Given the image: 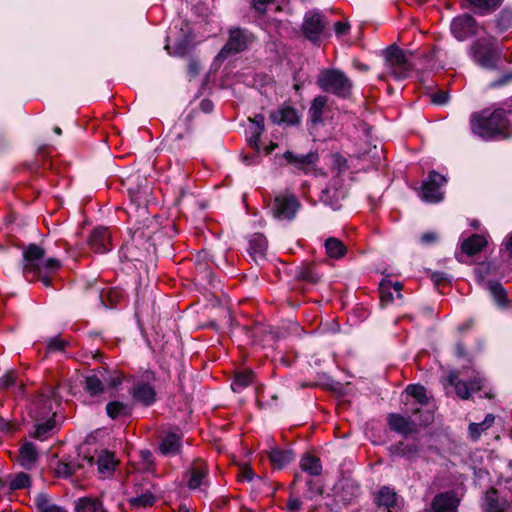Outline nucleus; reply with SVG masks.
Masks as SVG:
<instances>
[{
	"label": "nucleus",
	"instance_id": "obj_43",
	"mask_svg": "<svg viewBox=\"0 0 512 512\" xmlns=\"http://www.w3.org/2000/svg\"><path fill=\"white\" fill-rule=\"evenodd\" d=\"M34 505L37 512H68L64 507L50 503L49 495L44 492L35 497Z\"/></svg>",
	"mask_w": 512,
	"mask_h": 512
},
{
	"label": "nucleus",
	"instance_id": "obj_58",
	"mask_svg": "<svg viewBox=\"0 0 512 512\" xmlns=\"http://www.w3.org/2000/svg\"><path fill=\"white\" fill-rule=\"evenodd\" d=\"M454 356L458 359L466 361L468 364H472L474 357L466 349V346L462 340H458L454 346Z\"/></svg>",
	"mask_w": 512,
	"mask_h": 512
},
{
	"label": "nucleus",
	"instance_id": "obj_60",
	"mask_svg": "<svg viewBox=\"0 0 512 512\" xmlns=\"http://www.w3.org/2000/svg\"><path fill=\"white\" fill-rule=\"evenodd\" d=\"M469 389L472 392H478L482 388H484L486 379L482 377L479 373H476L473 377L467 381Z\"/></svg>",
	"mask_w": 512,
	"mask_h": 512
},
{
	"label": "nucleus",
	"instance_id": "obj_1",
	"mask_svg": "<svg viewBox=\"0 0 512 512\" xmlns=\"http://www.w3.org/2000/svg\"><path fill=\"white\" fill-rule=\"evenodd\" d=\"M160 233H146L144 229H137L130 240L122 244L119 250L121 262L132 263L135 269H147L157 260L156 239Z\"/></svg>",
	"mask_w": 512,
	"mask_h": 512
},
{
	"label": "nucleus",
	"instance_id": "obj_53",
	"mask_svg": "<svg viewBox=\"0 0 512 512\" xmlns=\"http://www.w3.org/2000/svg\"><path fill=\"white\" fill-rule=\"evenodd\" d=\"M68 346L69 342L67 340L59 336L51 337L47 339L46 354L65 352Z\"/></svg>",
	"mask_w": 512,
	"mask_h": 512
},
{
	"label": "nucleus",
	"instance_id": "obj_23",
	"mask_svg": "<svg viewBox=\"0 0 512 512\" xmlns=\"http://www.w3.org/2000/svg\"><path fill=\"white\" fill-rule=\"evenodd\" d=\"M296 458L295 452L292 449H281L279 447L271 448L268 452V459L274 469L281 470Z\"/></svg>",
	"mask_w": 512,
	"mask_h": 512
},
{
	"label": "nucleus",
	"instance_id": "obj_17",
	"mask_svg": "<svg viewBox=\"0 0 512 512\" xmlns=\"http://www.w3.org/2000/svg\"><path fill=\"white\" fill-rule=\"evenodd\" d=\"M387 425L392 432L403 437H408L419 432V424L416 423L411 415H403L400 413H389L386 417Z\"/></svg>",
	"mask_w": 512,
	"mask_h": 512
},
{
	"label": "nucleus",
	"instance_id": "obj_52",
	"mask_svg": "<svg viewBox=\"0 0 512 512\" xmlns=\"http://www.w3.org/2000/svg\"><path fill=\"white\" fill-rule=\"evenodd\" d=\"M192 40L193 39L190 35H182L175 42L173 54L180 57L187 55L191 50Z\"/></svg>",
	"mask_w": 512,
	"mask_h": 512
},
{
	"label": "nucleus",
	"instance_id": "obj_32",
	"mask_svg": "<svg viewBox=\"0 0 512 512\" xmlns=\"http://www.w3.org/2000/svg\"><path fill=\"white\" fill-rule=\"evenodd\" d=\"M446 382L454 387L456 395L461 400H469L471 398V391L468 383L459 378V372L457 370H451L446 378Z\"/></svg>",
	"mask_w": 512,
	"mask_h": 512
},
{
	"label": "nucleus",
	"instance_id": "obj_7",
	"mask_svg": "<svg viewBox=\"0 0 512 512\" xmlns=\"http://www.w3.org/2000/svg\"><path fill=\"white\" fill-rule=\"evenodd\" d=\"M319 161L317 152L310 151L307 154H295L287 150L284 153H276L274 155V162L279 167L291 166L293 172H302L307 174L312 166Z\"/></svg>",
	"mask_w": 512,
	"mask_h": 512
},
{
	"label": "nucleus",
	"instance_id": "obj_28",
	"mask_svg": "<svg viewBox=\"0 0 512 512\" xmlns=\"http://www.w3.org/2000/svg\"><path fill=\"white\" fill-rule=\"evenodd\" d=\"M294 277L299 281H305L311 284L318 283L321 278L316 271L315 263L309 261H304L295 268Z\"/></svg>",
	"mask_w": 512,
	"mask_h": 512
},
{
	"label": "nucleus",
	"instance_id": "obj_15",
	"mask_svg": "<svg viewBox=\"0 0 512 512\" xmlns=\"http://www.w3.org/2000/svg\"><path fill=\"white\" fill-rule=\"evenodd\" d=\"M271 122L278 126L295 127L301 124L302 115L288 102H284L269 114Z\"/></svg>",
	"mask_w": 512,
	"mask_h": 512
},
{
	"label": "nucleus",
	"instance_id": "obj_8",
	"mask_svg": "<svg viewBox=\"0 0 512 512\" xmlns=\"http://www.w3.org/2000/svg\"><path fill=\"white\" fill-rule=\"evenodd\" d=\"M385 60L396 80L407 79L413 70V66L408 61L405 51L396 44L389 46L385 50Z\"/></svg>",
	"mask_w": 512,
	"mask_h": 512
},
{
	"label": "nucleus",
	"instance_id": "obj_34",
	"mask_svg": "<svg viewBox=\"0 0 512 512\" xmlns=\"http://www.w3.org/2000/svg\"><path fill=\"white\" fill-rule=\"evenodd\" d=\"M486 245L487 241L485 237L480 234L474 233L462 242L461 250L468 256H474L477 253L481 252Z\"/></svg>",
	"mask_w": 512,
	"mask_h": 512
},
{
	"label": "nucleus",
	"instance_id": "obj_36",
	"mask_svg": "<svg viewBox=\"0 0 512 512\" xmlns=\"http://www.w3.org/2000/svg\"><path fill=\"white\" fill-rule=\"evenodd\" d=\"M197 114L195 109H192L187 114H183L180 121L181 123H177L174 126L173 131L171 132L174 135V140H181L184 138L185 134H189L192 132V122Z\"/></svg>",
	"mask_w": 512,
	"mask_h": 512
},
{
	"label": "nucleus",
	"instance_id": "obj_38",
	"mask_svg": "<svg viewBox=\"0 0 512 512\" xmlns=\"http://www.w3.org/2000/svg\"><path fill=\"white\" fill-rule=\"evenodd\" d=\"M488 290L497 306L506 308L509 304L507 291L499 281H488Z\"/></svg>",
	"mask_w": 512,
	"mask_h": 512
},
{
	"label": "nucleus",
	"instance_id": "obj_63",
	"mask_svg": "<svg viewBox=\"0 0 512 512\" xmlns=\"http://www.w3.org/2000/svg\"><path fill=\"white\" fill-rule=\"evenodd\" d=\"M16 384V375L12 371L0 377V389H9Z\"/></svg>",
	"mask_w": 512,
	"mask_h": 512
},
{
	"label": "nucleus",
	"instance_id": "obj_22",
	"mask_svg": "<svg viewBox=\"0 0 512 512\" xmlns=\"http://www.w3.org/2000/svg\"><path fill=\"white\" fill-rule=\"evenodd\" d=\"M268 248V241L264 234L254 233L248 240L247 252L253 261L264 260Z\"/></svg>",
	"mask_w": 512,
	"mask_h": 512
},
{
	"label": "nucleus",
	"instance_id": "obj_19",
	"mask_svg": "<svg viewBox=\"0 0 512 512\" xmlns=\"http://www.w3.org/2000/svg\"><path fill=\"white\" fill-rule=\"evenodd\" d=\"M387 449L391 456H398L409 462L416 459L421 452V447L418 442L405 443L404 441H398L390 445Z\"/></svg>",
	"mask_w": 512,
	"mask_h": 512
},
{
	"label": "nucleus",
	"instance_id": "obj_54",
	"mask_svg": "<svg viewBox=\"0 0 512 512\" xmlns=\"http://www.w3.org/2000/svg\"><path fill=\"white\" fill-rule=\"evenodd\" d=\"M79 468L80 465L74 461H58L55 470L58 476L68 478L73 476Z\"/></svg>",
	"mask_w": 512,
	"mask_h": 512
},
{
	"label": "nucleus",
	"instance_id": "obj_61",
	"mask_svg": "<svg viewBox=\"0 0 512 512\" xmlns=\"http://www.w3.org/2000/svg\"><path fill=\"white\" fill-rule=\"evenodd\" d=\"M431 281L436 287H440L446 283H450V276L443 271H435L430 275Z\"/></svg>",
	"mask_w": 512,
	"mask_h": 512
},
{
	"label": "nucleus",
	"instance_id": "obj_6",
	"mask_svg": "<svg viewBox=\"0 0 512 512\" xmlns=\"http://www.w3.org/2000/svg\"><path fill=\"white\" fill-rule=\"evenodd\" d=\"M157 380V374L151 369H147L142 374V379L134 382L129 389V394L134 404L144 408L154 406L158 401V393L152 382Z\"/></svg>",
	"mask_w": 512,
	"mask_h": 512
},
{
	"label": "nucleus",
	"instance_id": "obj_39",
	"mask_svg": "<svg viewBox=\"0 0 512 512\" xmlns=\"http://www.w3.org/2000/svg\"><path fill=\"white\" fill-rule=\"evenodd\" d=\"M55 413L52 414L46 420L38 421L35 424V429L32 433H30V437L37 439L39 441H44L48 438L49 433L53 430L56 425L55 421Z\"/></svg>",
	"mask_w": 512,
	"mask_h": 512
},
{
	"label": "nucleus",
	"instance_id": "obj_48",
	"mask_svg": "<svg viewBox=\"0 0 512 512\" xmlns=\"http://www.w3.org/2000/svg\"><path fill=\"white\" fill-rule=\"evenodd\" d=\"M156 497L155 495L150 492L146 491L145 493H142L141 495H138L136 497H132L129 499V504L132 508H147L151 507L155 504Z\"/></svg>",
	"mask_w": 512,
	"mask_h": 512
},
{
	"label": "nucleus",
	"instance_id": "obj_40",
	"mask_svg": "<svg viewBox=\"0 0 512 512\" xmlns=\"http://www.w3.org/2000/svg\"><path fill=\"white\" fill-rule=\"evenodd\" d=\"M326 254L333 259H340L347 253V247L344 242L336 237H329L324 243Z\"/></svg>",
	"mask_w": 512,
	"mask_h": 512
},
{
	"label": "nucleus",
	"instance_id": "obj_9",
	"mask_svg": "<svg viewBox=\"0 0 512 512\" xmlns=\"http://www.w3.org/2000/svg\"><path fill=\"white\" fill-rule=\"evenodd\" d=\"M327 19L319 10H309L305 13L301 25L303 36L313 44H319L327 26Z\"/></svg>",
	"mask_w": 512,
	"mask_h": 512
},
{
	"label": "nucleus",
	"instance_id": "obj_21",
	"mask_svg": "<svg viewBox=\"0 0 512 512\" xmlns=\"http://www.w3.org/2000/svg\"><path fill=\"white\" fill-rule=\"evenodd\" d=\"M459 500L454 492H442L437 494L431 503L435 512H457Z\"/></svg>",
	"mask_w": 512,
	"mask_h": 512
},
{
	"label": "nucleus",
	"instance_id": "obj_33",
	"mask_svg": "<svg viewBox=\"0 0 512 512\" xmlns=\"http://www.w3.org/2000/svg\"><path fill=\"white\" fill-rule=\"evenodd\" d=\"M20 465L25 469H31L39 458L37 447L33 442H25L19 448Z\"/></svg>",
	"mask_w": 512,
	"mask_h": 512
},
{
	"label": "nucleus",
	"instance_id": "obj_64",
	"mask_svg": "<svg viewBox=\"0 0 512 512\" xmlns=\"http://www.w3.org/2000/svg\"><path fill=\"white\" fill-rule=\"evenodd\" d=\"M251 130V136L248 138L249 146L254 149L255 152L260 153V138L263 132Z\"/></svg>",
	"mask_w": 512,
	"mask_h": 512
},
{
	"label": "nucleus",
	"instance_id": "obj_49",
	"mask_svg": "<svg viewBox=\"0 0 512 512\" xmlns=\"http://www.w3.org/2000/svg\"><path fill=\"white\" fill-rule=\"evenodd\" d=\"M404 405L406 406V409H405V413L406 414H411V415H418L420 414V419H419V425H429L434 417H433V414L430 412V411H422V409L418 406L415 405V403L411 404V406L409 407V402L408 401H405L404 402Z\"/></svg>",
	"mask_w": 512,
	"mask_h": 512
},
{
	"label": "nucleus",
	"instance_id": "obj_45",
	"mask_svg": "<svg viewBox=\"0 0 512 512\" xmlns=\"http://www.w3.org/2000/svg\"><path fill=\"white\" fill-rule=\"evenodd\" d=\"M306 490L303 493V498L306 500H314L318 496H322L324 493V483L319 479H313L309 477L306 481Z\"/></svg>",
	"mask_w": 512,
	"mask_h": 512
},
{
	"label": "nucleus",
	"instance_id": "obj_20",
	"mask_svg": "<svg viewBox=\"0 0 512 512\" xmlns=\"http://www.w3.org/2000/svg\"><path fill=\"white\" fill-rule=\"evenodd\" d=\"M101 304L107 309H115L126 298L127 294L120 287H110L97 292Z\"/></svg>",
	"mask_w": 512,
	"mask_h": 512
},
{
	"label": "nucleus",
	"instance_id": "obj_57",
	"mask_svg": "<svg viewBox=\"0 0 512 512\" xmlns=\"http://www.w3.org/2000/svg\"><path fill=\"white\" fill-rule=\"evenodd\" d=\"M380 304L382 307L389 305L393 302V293L391 292V281H384L380 283Z\"/></svg>",
	"mask_w": 512,
	"mask_h": 512
},
{
	"label": "nucleus",
	"instance_id": "obj_35",
	"mask_svg": "<svg viewBox=\"0 0 512 512\" xmlns=\"http://www.w3.org/2000/svg\"><path fill=\"white\" fill-rule=\"evenodd\" d=\"M83 389L91 397H98L105 393L106 386L104 380L96 372L95 374L88 375L84 378Z\"/></svg>",
	"mask_w": 512,
	"mask_h": 512
},
{
	"label": "nucleus",
	"instance_id": "obj_29",
	"mask_svg": "<svg viewBox=\"0 0 512 512\" xmlns=\"http://www.w3.org/2000/svg\"><path fill=\"white\" fill-rule=\"evenodd\" d=\"M104 380L106 388L117 389L124 381L126 375L120 370L110 371L108 367L100 366L93 370Z\"/></svg>",
	"mask_w": 512,
	"mask_h": 512
},
{
	"label": "nucleus",
	"instance_id": "obj_25",
	"mask_svg": "<svg viewBox=\"0 0 512 512\" xmlns=\"http://www.w3.org/2000/svg\"><path fill=\"white\" fill-rule=\"evenodd\" d=\"M52 404L49 397L41 396L32 403L29 414L35 421H43L52 416Z\"/></svg>",
	"mask_w": 512,
	"mask_h": 512
},
{
	"label": "nucleus",
	"instance_id": "obj_4",
	"mask_svg": "<svg viewBox=\"0 0 512 512\" xmlns=\"http://www.w3.org/2000/svg\"><path fill=\"white\" fill-rule=\"evenodd\" d=\"M472 60L486 70L498 69L502 58V50L496 45V39L478 38L470 46Z\"/></svg>",
	"mask_w": 512,
	"mask_h": 512
},
{
	"label": "nucleus",
	"instance_id": "obj_47",
	"mask_svg": "<svg viewBox=\"0 0 512 512\" xmlns=\"http://www.w3.org/2000/svg\"><path fill=\"white\" fill-rule=\"evenodd\" d=\"M376 502L378 506L392 508L396 505L397 494L389 487H382L377 493Z\"/></svg>",
	"mask_w": 512,
	"mask_h": 512
},
{
	"label": "nucleus",
	"instance_id": "obj_62",
	"mask_svg": "<svg viewBox=\"0 0 512 512\" xmlns=\"http://www.w3.org/2000/svg\"><path fill=\"white\" fill-rule=\"evenodd\" d=\"M512 82V71L503 74L498 79L489 83L488 87L490 89H497L503 86H506Z\"/></svg>",
	"mask_w": 512,
	"mask_h": 512
},
{
	"label": "nucleus",
	"instance_id": "obj_5",
	"mask_svg": "<svg viewBox=\"0 0 512 512\" xmlns=\"http://www.w3.org/2000/svg\"><path fill=\"white\" fill-rule=\"evenodd\" d=\"M255 41V35L247 28L232 27L228 31V39L215 57V61L223 62L229 56L242 53Z\"/></svg>",
	"mask_w": 512,
	"mask_h": 512
},
{
	"label": "nucleus",
	"instance_id": "obj_56",
	"mask_svg": "<svg viewBox=\"0 0 512 512\" xmlns=\"http://www.w3.org/2000/svg\"><path fill=\"white\" fill-rule=\"evenodd\" d=\"M196 269L198 270L199 274L201 275V278L203 280H207L209 285L215 287L217 283H219V280L214 275V273L211 271V269L207 266V263L197 262Z\"/></svg>",
	"mask_w": 512,
	"mask_h": 512
},
{
	"label": "nucleus",
	"instance_id": "obj_26",
	"mask_svg": "<svg viewBox=\"0 0 512 512\" xmlns=\"http://www.w3.org/2000/svg\"><path fill=\"white\" fill-rule=\"evenodd\" d=\"M299 466L309 477H317L322 474L321 459L311 452H306L302 455Z\"/></svg>",
	"mask_w": 512,
	"mask_h": 512
},
{
	"label": "nucleus",
	"instance_id": "obj_37",
	"mask_svg": "<svg viewBox=\"0 0 512 512\" xmlns=\"http://www.w3.org/2000/svg\"><path fill=\"white\" fill-rule=\"evenodd\" d=\"M75 512H106V510L99 498L84 496L75 502Z\"/></svg>",
	"mask_w": 512,
	"mask_h": 512
},
{
	"label": "nucleus",
	"instance_id": "obj_3",
	"mask_svg": "<svg viewBox=\"0 0 512 512\" xmlns=\"http://www.w3.org/2000/svg\"><path fill=\"white\" fill-rule=\"evenodd\" d=\"M316 84L323 92L340 99H350L354 88L352 80L342 70L336 68L321 70Z\"/></svg>",
	"mask_w": 512,
	"mask_h": 512
},
{
	"label": "nucleus",
	"instance_id": "obj_46",
	"mask_svg": "<svg viewBox=\"0 0 512 512\" xmlns=\"http://www.w3.org/2000/svg\"><path fill=\"white\" fill-rule=\"evenodd\" d=\"M407 396L412 397L416 404L425 406L429 403V398L426 393V388L421 384H409L405 388Z\"/></svg>",
	"mask_w": 512,
	"mask_h": 512
},
{
	"label": "nucleus",
	"instance_id": "obj_2",
	"mask_svg": "<svg viewBox=\"0 0 512 512\" xmlns=\"http://www.w3.org/2000/svg\"><path fill=\"white\" fill-rule=\"evenodd\" d=\"M470 128L475 135L486 141L512 137L511 122L503 108H496L493 111L485 108L472 113Z\"/></svg>",
	"mask_w": 512,
	"mask_h": 512
},
{
	"label": "nucleus",
	"instance_id": "obj_24",
	"mask_svg": "<svg viewBox=\"0 0 512 512\" xmlns=\"http://www.w3.org/2000/svg\"><path fill=\"white\" fill-rule=\"evenodd\" d=\"M182 436L175 432H168L159 444V451L164 456H175L181 452Z\"/></svg>",
	"mask_w": 512,
	"mask_h": 512
},
{
	"label": "nucleus",
	"instance_id": "obj_42",
	"mask_svg": "<svg viewBox=\"0 0 512 512\" xmlns=\"http://www.w3.org/2000/svg\"><path fill=\"white\" fill-rule=\"evenodd\" d=\"M105 410L107 416L112 420H116L120 416H129L131 414L130 405L119 400L108 402Z\"/></svg>",
	"mask_w": 512,
	"mask_h": 512
},
{
	"label": "nucleus",
	"instance_id": "obj_41",
	"mask_svg": "<svg viewBox=\"0 0 512 512\" xmlns=\"http://www.w3.org/2000/svg\"><path fill=\"white\" fill-rule=\"evenodd\" d=\"M439 51L440 49L434 46L422 53L420 60L424 70L434 71L438 69H443V66L440 64L438 60Z\"/></svg>",
	"mask_w": 512,
	"mask_h": 512
},
{
	"label": "nucleus",
	"instance_id": "obj_51",
	"mask_svg": "<svg viewBox=\"0 0 512 512\" xmlns=\"http://www.w3.org/2000/svg\"><path fill=\"white\" fill-rule=\"evenodd\" d=\"M497 30L502 33L512 27V11L509 9H502L495 19Z\"/></svg>",
	"mask_w": 512,
	"mask_h": 512
},
{
	"label": "nucleus",
	"instance_id": "obj_18",
	"mask_svg": "<svg viewBox=\"0 0 512 512\" xmlns=\"http://www.w3.org/2000/svg\"><path fill=\"white\" fill-rule=\"evenodd\" d=\"M89 248L98 254H105L112 249L111 233L107 227L97 226L89 234L87 239Z\"/></svg>",
	"mask_w": 512,
	"mask_h": 512
},
{
	"label": "nucleus",
	"instance_id": "obj_16",
	"mask_svg": "<svg viewBox=\"0 0 512 512\" xmlns=\"http://www.w3.org/2000/svg\"><path fill=\"white\" fill-rule=\"evenodd\" d=\"M46 255L45 249L36 243H29L23 247L22 259L24 261L23 274L26 278L29 277L31 272H40V262Z\"/></svg>",
	"mask_w": 512,
	"mask_h": 512
},
{
	"label": "nucleus",
	"instance_id": "obj_55",
	"mask_svg": "<svg viewBox=\"0 0 512 512\" xmlns=\"http://www.w3.org/2000/svg\"><path fill=\"white\" fill-rule=\"evenodd\" d=\"M31 478L29 474L25 472L17 473L9 483V489L11 491L21 490L30 487Z\"/></svg>",
	"mask_w": 512,
	"mask_h": 512
},
{
	"label": "nucleus",
	"instance_id": "obj_50",
	"mask_svg": "<svg viewBox=\"0 0 512 512\" xmlns=\"http://www.w3.org/2000/svg\"><path fill=\"white\" fill-rule=\"evenodd\" d=\"M499 269L500 264L496 261H483L477 264L474 272L480 279H484L486 276L496 273Z\"/></svg>",
	"mask_w": 512,
	"mask_h": 512
},
{
	"label": "nucleus",
	"instance_id": "obj_13",
	"mask_svg": "<svg viewBox=\"0 0 512 512\" xmlns=\"http://www.w3.org/2000/svg\"><path fill=\"white\" fill-rule=\"evenodd\" d=\"M184 477L187 479L186 485L189 490H196L201 486H208L210 484L209 466L203 459L196 458L186 469Z\"/></svg>",
	"mask_w": 512,
	"mask_h": 512
},
{
	"label": "nucleus",
	"instance_id": "obj_59",
	"mask_svg": "<svg viewBox=\"0 0 512 512\" xmlns=\"http://www.w3.org/2000/svg\"><path fill=\"white\" fill-rule=\"evenodd\" d=\"M40 265H41V272L44 273H55L56 271H58L62 264H61V261L55 257H50V258H47V259H43L41 262H40Z\"/></svg>",
	"mask_w": 512,
	"mask_h": 512
},
{
	"label": "nucleus",
	"instance_id": "obj_30",
	"mask_svg": "<svg viewBox=\"0 0 512 512\" xmlns=\"http://www.w3.org/2000/svg\"><path fill=\"white\" fill-rule=\"evenodd\" d=\"M255 380L256 373L253 370H241L234 374L230 387L233 392L241 393L244 389L252 385Z\"/></svg>",
	"mask_w": 512,
	"mask_h": 512
},
{
	"label": "nucleus",
	"instance_id": "obj_12",
	"mask_svg": "<svg viewBox=\"0 0 512 512\" xmlns=\"http://www.w3.org/2000/svg\"><path fill=\"white\" fill-rule=\"evenodd\" d=\"M478 22L469 13L454 17L450 24L451 34L458 41H465L478 34Z\"/></svg>",
	"mask_w": 512,
	"mask_h": 512
},
{
	"label": "nucleus",
	"instance_id": "obj_11",
	"mask_svg": "<svg viewBox=\"0 0 512 512\" xmlns=\"http://www.w3.org/2000/svg\"><path fill=\"white\" fill-rule=\"evenodd\" d=\"M349 190L343 184V181L335 177L331 180L330 184L322 190L320 195V201L329 206L334 211H338L342 208V202L348 197Z\"/></svg>",
	"mask_w": 512,
	"mask_h": 512
},
{
	"label": "nucleus",
	"instance_id": "obj_31",
	"mask_svg": "<svg viewBox=\"0 0 512 512\" xmlns=\"http://www.w3.org/2000/svg\"><path fill=\"white\" fill-rule=\"evenodd\" d=\"M328 99L324 95H317L311 102L308 110V119L312 125L323 123V113Z\"/></svg>",
	"mask_w": 512,
	"mask_h": 512
},
{
	"label": "nucleus",
	"instance_id": "obj_27",
	"mask_svg": "<svg viewBox=\"0 0 512 512\" xmlns=\"http://www.w3.org/2000/svg\"><path fill=\"white\" fill-rule=\"evenodd\" d=\"M486 512H509L512 503L505 498H498V490L491 487L486 492Z\"/></svg>",
	"mask_w": 512,
	"mask_h": 512
},
{
	"label": "nucleus",
	"instance_id": "obj_44",
	"mask_svg": "<svg viewBox=\"0 0 512 512\" xmlns=\"http://www.w3.org/2000/svg\"><path fill=\"white\" fill-rule=\"evenodd\" d=\"M116 460L113 452L105 449L97 458L98 471L101 474L111 473L115 470Z\"/></svg>",
	"mask_w": 512,
	"mask_h": 512
},
{
	"label": "nucleus",
	"instance_id": "obj_14",
	"mask_svg": "<svg viewBox=\"0 0 512 512\" xmlns=\"http://www.w3.org/2000/svg\"><path fill=\"white\" fill-rule=\"evenodd\" d=\"M300 207L301 203L295 195H279L276 196L273 201V216L278 220L292 221L296 217Z\"/></svg>",
	"mask_w": 512,
	"mask_h": 512
},
{
	"label": "nucleus",
	"instance_id": "obj_10",
	"mask_svg": "<svg viewBox=\"0 0 512 512\" xmlns=\"http://www.w3.org/2000/svg\"><path fill=\"white\" fill-rule=\"evenodd\" d=\"M447 183V178L437 172L430 170L427 178L423 180L419 196L426 203H439L444 198L441 188Z\"/></svg>",
	"mask_w": 512,
	"mask_h": 512
}]
</instances>
